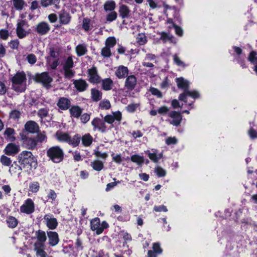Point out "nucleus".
Returning <instances> with one entry per match:
<instances>
[{
    "mask_svg": "<svg viewBox=\"0 0 257 257\" xmlns=\"http://www.w3.org/2000/svg\"><path fill=\"white\" fill-rule=\"evenodd\" d=\"M176 81L177 84V86L179 88L185 89L184 92L179 95V98L180 100L184 101L186 102V98L188 96L194 98H198L199 97V94L197 92L194 91H190L186 90L189 85V83L187 80H185L182 77H180L176 78Z\"/></svg>",
    "mask_w": 257,
    "mask_h": 257,
    "instance_id": "f257e3e1",
    "label": "nucleus"
},
{
    "mask_svg": "<svg viewBox=\"0 0 257 257\" xmlns=\"http://www.w3.org/2000/svg\"><path fill=\"white\" fill-rule=\"evenodd\" d=\"M13 89L17 92L25 91L26 87V77L23 72H17L12 78Z\"/></svg>",
    "mask_w": 257,
    "mask_h": 257,
    "instance_id": "f03ea898",
    "label": "nucleus"
},
{
    "mask_svg": "<svg viewBox=\"0 0 257 257\" xmlns=\"http://www.w3.org/2000/svg\"><path fill=\"white\" fill-rule=\"evenodd\" d=\"M19 163L24 166H29L30 169H35L37 163L36 158L31 152L23 151L19 155Z\"/></svg>",
    "mask_w": 257,
    "mask_h": 257,
    "instance_id": "7ed1b4c3",
    "label": "nucleus"
},
{
    "mask_svg": "<svg viewBox=\"0 0 257 257\" xmlns=\"http://www.w3.org/2000/svg\"><path fill=\"white\" fill-rule=\"evenodd\" d=\"M47 156L53 162L58 163L63 159V150L58 146L52 147L47 152Z\"/></svg>",
    "mask_w": 257,
    "mask_h": 257,
    "instance_id": "20e7f679",
    "label": "nucleus"
},
{
    "mask_svg": "<svg viewBox=\"0 0 257 257\" xmlns=\"http://www.w3.org/2000/svg\"><path fill=\"white\" fill-rule=\"evenodd\" d=\"M28 27L29 25L26 21L24 20H19L18 21L16 33L17 36L20 39L25 38L29 34V31L27 30Z\"/></svg>",
    "mask_w": 257,
    "mask_h": 257,
    "instance_id": "39448f33",
    "label": "nucleus"
},
{
    "mask_svg": "<svg viewBox=\"0 0 257 257\" xmlns=\"http://www.w3.org/2000/svg\"><path fill=\"white\" fill-rule=\"evenodd\" d=\"M73 66L72 58L69 56L66 59L63 66L64 75L66 78L70 79L74 75L75 72L72 70Z\"/></svg>",
    "mask_w": 257,
    "mask_h": 257,
    "instance_id": "423d86ee",
    "label": "nucleus"
},
{
    "mask_svg": "<svg viewBox=\"0 0 257 257\" xmlns=\"http://www.w3.org/2000/svg\"><path fill=\"white\" fill-rule=\"evenodd\" d=\"M91 229L95 231L97 234L101 233L104 229L107 228L108 224L105 221L100 223L99 218H95L90 221Z\"/></svg>",
    "mask_w": 257,
    "mask_h": 257,
    "instance_id": "0eeeda50",
    "label": "nucleus"
},
{
    "mask_svg": "<svg viewBox=\"0 0 257 257\" xmlns=\"http://www.w3.org/2000/svg\"><path fill=\"white\" fill-rule=\"evenodd\" d=\"M20 211L23 213L30 214L34 211V204L31 199H27L21 206Z\"/></svg>",
    "mask_w": 257,
    "mask_h": 257,
    "instance_id": "6e6552de",
    "label": "nucleus"
},
{
    "mask_svg": "<svg viewBox=\"0 0 257 257\" xmlns=\"http://www.w3.org/2000/svg\"><path fill=\"white\" fill-rule=\"evenodd\" d=\"M91 124L94 127V130H98L102 133L106 132L107 127L104 120L96 117L92 120Z\"/></svg>",
    "mask_w": 257,
    "mask_h": 257,
    "instance_id": "1a4fd4ad",
    "label": "nucleus"
},
{
    "mask_svg": "<svg viewBox=\"0 0 257 257\" xmlns=\"http://www.w3.org/2000/svg\"><path fill=\"white\" fill-rule=\"evenodd\" d=\"M20 151V146L14 143L8 144L4 150L5 154L8 156H14Z\"/></svg>",
    "mask_w": 257,
    "mask_h": 257,
    "instance_id": "9d476101",
    "label": "nucleus"
},
{
    "mask_svg": "<svg viewBox=\"0 0 257 257\" xmlns=\"http://www.w3.org/2000/svg\"><path fill=\"white\" fill-rule=\"evenodd\" d=\"M121 113L119 111L112 112L110 114H107L104 117V121L109 124L112 123L114 120L120 121L121 119Z\"/></svg>",
    "mask_w": 257,
    "mask_h": 257,
    "instance_id": "9b49d317",
    "label": "nucleus"
},
{
    "mask_svg": "<svg viewBox=\"0 0 257 257\" xmlns=\"http://www.w3.org/2000/svg\"><path fill=\"white\" fill-rule=\"evenodd\" d=\"M35 30L38 34L44 35L50 31V26L47 22H41L36 25Z\"/></svg>",
    "mask_w": 257,
    "mask_h": 257,
    "instance_id": "f8f14e48",
    "label": "nucleus"
},
{
    "mask_svg": "<svg viewBox=\"0 0 257 257\" xmlns=\"http://www.w3.org/2000/svg\"><path fill=\"white\" fill-rule=\"evenodd\" d=\"M44 220L46 226L50 229H54L58 225V222L56 218H54L51 214H46L44 217Z\"/></svg>",
    "mask_w": 257,
    "mask_h": 257,
    "instance_id": "ddd939ff",
    "label": "nucleus"
},
{
    "mask_svg": "<svg viewBox=\"0 0 257 257\" xmlns=\"http://www.w3.org/2000/svg\"><path fill=\"white\" fill-rule=\"evenodd\" d=\"M36 80L38 82L42 83L44 85H48L52 81V78L49 76L46 72H43L40 74H38L36 76Z\"/></svg>",
    "mask_w": 257,
    "mask_h": 257,
    "instance_id": "4468645a",
    "label": "nucleus"
},
{
    "mask_svg": "<svg viewBox=\"0 0 257 257\" xmlns=\"http://www.w3.org/2000/svg\"><path fill=\"white\" fill-rule=\"evenodd\" d=\"M23 145L29 150L34 149L37 145V141L33 138H26L23 139Z\"/></svg>",
    "mask_w": 257,
    "mask_h": 257,
    "instance_id": "2eb2a0df",
    "label": "nucleus"
},
{
    "mask_svg": "<svg viewBox=\"0 0 257 257\" xmlns=\"http://www.w3.org/2000/svg\"><path fill=\"white\" fill-rule=\"evenodd\" d=\"M22 172V167L16 162H14L9 169V172L12 176L14 177H19Z\"/></svg>",
    "mask_w": 257,
    "mask_h": 257,
    "instance_id": "dca6fc26",
    "label": "nucleus"
},
{
    "mask_svg": "<svg viewBox=\"0 0 257 257\" xmlns=\"http://www.w3.org/2000/svg\"><path fill=\"white\" fill-rule=\"evenodd\" d=\"M169 116L173 118L172 120L170 121V123L173 125H179L182 120V116L181 114L175 111H173L169 114Z\"/></svg>",
    "mask_w": 257,
    "mask_h": 257,
    "instance_id": "f3484780",
    "label": "nucleus"
},
{
    "mask_svg": "<svg viewBox=\"0 0 257 257\" xmlns=\"http://www.w3.org/2000/svg\"><path fill=\"white\" fill-rule=\"evenodd\" d=\"M89 81L93 83H98L100 81V77L97 74L96 69L93 67L88 70Z\"/></svg>",
    "mask_w": 257,
    "mask_h": 257,
    "instance_id": "a211bd4d",
    "label": "nucleus"
},
{
    "mask_svg": "<svg viewBox=\"0 0 257 257\" xmlns=\"http://www.w3.org/2000/svg\"><path fill=\"white\" fill-rule=\"evenodd\" d=\"M137 84V79L134 75L128 76L125 81V87L130 90L134 89Z\"/></svg>",
    "mask_w": 257,
    "mask_h": 257,
    "instance_id": "6ab92c4d",
    "label": "nucleus"
},
{
    "mask_svg": "<svg viewBox=\"0 0 257 257\" xmlns=\"http://www.w3.org/2000/svg\"><path fill=\"white\" fill-rule=\"evenodd\" d=\"M45 245L42 243H35L34 250L37 257H46L47 253L44 251Z\"/></svg>",
    "mask_w": 257,
    "mask_h": 257,
    "instance_id": "aec40b11",
    "label": "nucleus"
},
{
    "mask_svg": "<svg viewBox=\"0 0 257 257\" xmlns=\"http://www.w3.org/2000/svg\"><path fill=\"white\" fill-rule=\"evenodd\" d=\"M49 244L52 246H55L58 244L59 241L58 234L54 231L47 232Z\"/></svg>",
    "mask_w": 257,
    "mask_h": 257,
    "instance_id": "412c9836",
    "label": "nucleus"
},
{
    "mask_svg": "<svg viewBox=\"0 0 257 257\" xmlns=\"http://www.w3.org/2000/svg\"><path fill=\"white\" fill-rule=\"evenodd\" d=\"M128 70L125 66L121 65L116 68L115 74L119 79L124 78L127 75Z\"/></svg>",
    "mask_w": 257,
    "mask_h": 257,
    "instance_id": "4be33fe9",
    "label": "nucleus"
},
{
    "mask_svg": "<svg viewBox=\"0 0 257 257\" xmlns=\"http://www.w3.org/2000/svg\"><path fill=\"white\" fill-rule=\"evenodd\" d=\"M59 19L61 24L67 25L70 21L71 17L68 13L61 11L59 14Z\"/></svg>",
    "mask_w": 257,
    "mask_h": 257,
    "instance_id": "5701e85b",
    "label": "nucleus"
},
{
    "mask_svg": "<svg viewBox=\"0 0 257 257\" xmlns=\"http://www.w3.org/2000/svg\"><path fill=\"white\" fill-rule=\"evenodd\" d=\"M73 84L75 87L79 91H85L88 86V84L86 83V81L82 79L74 80Z\"/></svg>",
    "mask_w": 257,
    "mask_h": 257,
    "instance_id": "b1692460",
    "label": "nucleus"
},
{
    "mask_svg": "<svg viewBox=\"0 0 257 257\" xmlns=\"http://www.w3.org/2000/svg\"><path fill=\"white\" fill-rule=\"evenodd\" d=\"M25 129L29 132L34 133L39 130V126L38 124L33 121H28L25 125Z\"/></svg>",
    "mask_w": 257,
    "mask_h": 257,
    "instance_id": "393cba45",
    "label": "nucleus"
},
{
    "mask_svg": "<svg viewBox=\"0 0 257 257\" xmlns=\"http://www.w3.org/2000/svg\"><path fill=\"white\" fill-rule=\"evenodd\" d=\"M70 105V100L65 97H61L58 101V106L62 110L67 109Z\"/></svg>",
    "mask_w": 257,
    "mask_h": 257,
    "instance_id": "a878e982",
    "label": "nucleus"
},
{
    "mask_svg": "<svg viewBox=\"0 0 257 257\" xmlns=\"http://www.w3.org/2000/svg\"><path fill=\"white\" fill-rule=\"evenodd\" d=\"M36 236L38 240L36 243L44 244V243L47 239L45 232L39 230L36 232Z\"/></svg>",
    "mask_w": 257,
    "mask_h": 257,
    "instance_id": "bb28decb",
    "label": "nucleus"
},
{
    "mask_svg": "<svg viewBox=\"0 0 257 257\" xmlns=\"http://www.w3.org/2000/svg\"><path fill=\"white\" fill-rule=\"evenodd\" d=\"M81 140L83 146L85 147H89L91 145L93 139L89 134H86L82 137Z\"/></svg>",
    "mask_w": 257,
    "mask_h": 257,
    "instance_id": "cd10ccee",
    "label": "nucleus"
},
{
    "mask_svg": "<svg viewBox=\"0 0 257 257\" xmlns=\"http://www.w3.org/2000/svg\"><path fill=\"white\" fill-rule=\"evenodd\" d=\"M55 136L57 139L60 142H65L68 143L69 139H70V136L68 134L60 131L57 132L55 134Z\"/></svg>",
    "mask_w": 257,
    "mask_h": 257,
    "instance_id": "c85d7f7f",
    "label": "nucleus"
},
{
    "mask_svg": "<svg viewBox=\"0 0 257 257\" xmlns=\"http://www.w3.org/2000/svg\"><path fill=\"white\" fill-rule=\"evenodd\" d=\"M119 12L120 16L122 18H128L130 16V11L127 6L124 5H122L119 7Z\"/></svg>",
    "mask_w": 257,
    "mask_h": 257,
    "instance_id": "c756f323",
    "label": "nucleus"
},
{
    "mask_svg": "<svg viewBox=\"0 0 257 257\" xmlns=\"http://www.w3.org/2000/svg\"><path fill=\"white\" fill-rule=\"evenodd\" d=\"M91 95L92 99L94 101H98L102 98L101 92L96 89L91 90Z\"/></svg>",
    "mask_w": 257,
    "mask_h": 257,
    "instance_id": "7c9ffc66",
    "label": "nucleus"
},
{
    "mask_svg": "<svg viewBox=\"0 0 257 257\" xmlns=\"http://www.w3.org/2000/svg\"><path fill=\"white\" fill-rule=\"evenodd\" d=\"M113 82L110 78H106L102 81V88L104 90H109L112 88Z\"/></svg>",
    "mask_w": 257,
    "mask_h": 257,
    "instance_id": "2f4dec72",
    "label": "nucleus"
},
{
    "mask_svg": "<svg viewBox=\"0 0 257 257\" xmlns=\"http://www.w3.org/2000/svg\"><path fill=\"white\" fill-rule=\"evenodd\" d=\"M71 115L78 118L82 113V109L78 106H73L69 110Z\"/></svg>",
    "mask_w": 257,
    "mask_h": 257,
    "instance_id": "473e14b6",
    "label": "nucleus"
},
{
    "mask_svg": "<svg viewBox=\"0 0 257 257\" xmlns=\"http://www.w3.org/2000/svg\"><path fill=\"white\" fill-rule=\"evenodd\" d=\"M147 154L148 155V157L154 163H157L160 159H161L163 155L162 154H159L157 155V154L155 152L150 153L149 151H147Z\"/></svg>",
    "mask_w": 257,
    "mask_h": 257,
    "instance_id": "72a5a7b5",
    "label": "nucleus"
},
{
    "mask_svg": "<svg viewBox=\"0 0 257 257\" xmlns=\"http://www.w3.org/2000/svg\"><path fill=\"white\" fill-rule=\"evenodd\" d=\"M91 166L97 171L101 170L103 168V163L99 160H95L91 162Z\"/></svg>",
    "mask_w": 257,
    "mask_h": 257,
    "instance_id": "f704fd0d",
    "label": "nucleus"
},
{
    "mask_svg": "<svg viewBox=\"0 0 257 257\" xmlns=\"http://www.w3.org/2000/svg\"><path fill=\"white\" fill-rule=\"evenodd\" d=\"M76 52L77 55L80 56L84 55L87 52L86 46L85 44H79L76 47Z\"/></svg>",
    "mask_w": 257,
    "mask_h": 257,
    "instance_id": "c9c22d12",
    "label": "nucleus"
},
{
    "mask_svg": "<svg viewBox=\"0 0 257 257\" xmlns=\"http://www.w3.org/2000/svg\"><path fill=\"white\" fill-rule=\"evenodd\" d=\"M7 223L9 227L13 228L17 226L18 221L15 217L9 216L7 219Z\"/></svg>",
    "mask_w": 257,
    "mask_h": 257,
    "instance_id": "e433bc0d",
    "label": "nucleus"
},
{
    "mask_svg": "<svg viewBox=\"0 0 257 257\" xmlns=\"http://www.w3.org/2000/svg\"><path fill=\"white\" fill-rule=\"evenodd\" d=\"M131 160L133 162L137 164L138 165H142L144 162V157L138 155L132 156Z\"/></svg>",
    "mask_w": 257,
    "mask_h": 257,
    "instance_id": "4c0bfd02",
    "label": "nucleus"
},
{
    "mask_svg": "<svg viewBox=\"0 0 257 257\" xmlns=\"http://www.w3.org/2000/svg\"><path fill=\"white\" fill-rule=\"evenodd\" d=\"M12 2L14 8L18 11L22 10L25 5L24 0H12Z\"/></svg>",
    "mask_w": 257,
    "mask_h": 257,
    "instance_id": "58836bf2",
    "label": "nucleus"
},
{
    "mask_svg": "<svg viewBox=\"0 0 257 257\" xmlns=\"http://www.w3.org/2000/svg\"><path fill=\"white\" fill-rule=\"evenodd\" d=\"M80 136L79 135L76 134L74 135L72 139H71L70 137L68 143L73 147H76L80 143Z\"/></svg>",
    "mask_w": 257,
    "mask_h": 257,
    "instance_id": "ea45409f",
    "label": "nucleus"
},
{
    "mask_svg": "<svg viewBox=\"0 0 257 257\" xmlns=\"http://www.w3.org/2000/svg\"><path fill=\"white\" fill-rule=\"evenodd\" d=\"M115 8V3L113 1H107L104 4V9L106 11H113Z\"/></svg>",
    "mask_w": 257,
    "mask_h": 257,
    "instance_id": "a19ab883",
    "label": "nucleus"
},
{
    "mask_svg": "<svg viewBox=\"0 0 257 257\" xmlns=\"http://www.w3.org/2000/svg\"><path fill=\"white\" fill-rule=\"evenodd\" d=\"M111 104L107 99H103L99 103V107L102 109H108L110 108Z\"/></svg>",
    "mask_w": 257,
    "mask_h": 257,
    "instance_id": "79ce46f5",
    "label": "nucleus"
},
{
    "mask_svg": "<svg viewBox=\"0 0 257 257\" xmlns=\"http://www.w3.org/2000/svg\"><path fill=\"white\" fill-rule=\"evenodd\" d=\"M40 189V184L38 182H33L30 184L29 191L32 193L37 192Z\"/></svg>",
    "mask_w": 257,
    "mask_h": 257,
    "instance_id": "37998d69",
    "label": "nucleus"
},
{
    "mask_svg": "<svg viewBox=\"0 0 257 257\" xmlns=\"http://www.w3.org/2000/svg\"><path fill=\"white\" fill-rule=\"evenodd\" d=\"M14 130L11 128H7L5 131V135L7 137L10 141H13L15 140V137L13 136Z\"/></svg>",
    "mask_w": 257,
    "mask_h": 257,
    "instance_id": "c03bdc74",
    "label": "nucleus"
},
{
    "mask_svg": "<svg viewBox=\"0 0 257 257\" xmlns=\"http://www.w3.org/2000/svg\"><path fill=\"white\" fill-rule=\"evenodd\" d=\"M115 44L116 40L113 37H109L105 41V45L110 48L113 47Z\"/></svg>",
    "mask_w": 257,
    "mask_h": 257,
    "instance_id": "a18cd8bd",
    "label": "nucleus"
},
{
    "mask_svg": "<svg viewBox=\"0 0 257 257\" xmlns=\"http://www.w3.org/2000/svg\"><path fill=\"white\" fill-rule=\"evenodd\" d=\"M1 163L5 166H9L11 165L12 161L10 158L8 157L2 155L0 159Z\"/></svg>",
    "mask_w": 257,
    "mask_h": 257,
    "instance_id": "49530a36",
    "label": "nucleus"
},
{
    "mask_svg": "<svg viewBox=\"0 0 257 257\" xmlns=\"http://www.w3.org/2000/svg\"><path fill=\"white\" fill-rule=\"evenodd\" d=\"M248 60L252 64H257V53L251 51L248 56Z\"/></svg>",
    "mask_w": 257,
    "mask_h": 257,
    "instance_id": "de8ad7c7",
    "label": "nucleus"
},
{
    "mask_svg": "<svg viewBox=\"0 0 257 257\" xmlns=\"http://www.w3.org/2000/svg\"><path fill=\"white\" fill-rule=\"evenodd\" d=\"M137 41L140 45H144L147 41V37L144 34H139L137 38Z\"/></svg>",
    "mask_w": 257,
    "mask_h": 257,
    "instance_id": "09e8293b",
    "label": "nucleus"
},
{
    "mask_svg": "<svg viewBox=\"0 0 257 257\" xmlns=\"http://www.w3.org/2000/svg\"><path fill=\"white\" fill-rule=\"evenodd\" d=\"M139 106V103H131L126 106V110L130 112H133L137 110Z\"/></svg>",
    "mask_w": 257,
    "mask_h": 257,
    "instance_id": "8fccbe9b",
    "label": "nucleus"
},
{
    "mask_svg": "<svg viewBox=\"0 0 257 257\" xmlns=\"http://www.w3.org/2000/svg\"><path fill=\"white\" fill-rule=\"evenodd\" d=\"M155 172L159 177H164L166 174V171L160 167H156Z\"/></svg>",
    "mask_w": 257,
    "mask_h": 257,
    "instance_id": "3c124183",
    "label": "nucleus"
},
{
    "mask_svg": "<svg viewBox=\"0 0 257 257\" xmlns=\"http://www.w3.org/2000/svg\"><path fill=\"white\" fill-rule=\"evenodd\" d=\"M110 48H109L107 46H105V47L103 48L101 50V55L104 57H109L111 55V52Z\"/></svg>",
    "mask_w": 257,
    "mask_h": 257,
    "instance_id": "603ef678",
    "label": "nucleus"
},
{
    "mask_svg": "<svg viewBox=\"0 0 257 257\" xmlns=\"http://www.w3.org/2000/svg\"><path fill=\"white\" fill-rule=\"evenodd\" d=\"M10 35L9 31L6 29L0 30V38L4 40H7Z\"/></svg>",
    "mask_w": 257,
    "mask_h": 257,
    "instance_id": "864d4df0",
    "label": "nucleus"
},
{
    "mask_svg": "<svg viewBox=\"0 0 257 257\" xmlns=\"http://www.w3.org/2000/svg\"><path fill=\"white\" fill-rule=\"evenodd\" d=\"M47 197L52 201H54L57 197V194L54 190L50 189L47 193Z\"/></svg>",
    "mask_w": 257,
    "mask_h": 257,
    "instance_id": "5fc2aeb1",
    "label": "nucleus"
},
{
    "mask_svg": "<svg viewBox=\"0 0 257 257\" xmlns=\"http://www.w3.org/2000/svg\"><path fill=\"white\" fill-rule=\"evenodd\" d=\"M153 251L156 254H160L162 252V249L160 247V244L159 243H155L153 245Z\"/></svg>",
    "mask_w": 257,
    "mask_h": 257,
    "instance_id": "6e6d98bb",
    "label": "nucleus"
},
{
    "mask_svg": "<svg viewBox=\"0 0 257 257\" xmlns=\"http://www.w3.org/2000/svg\"><path fill=\"white\" fill-rule=\"evenodd\" d=\"M38 142L42 143L44 142L47 139V137L45 133H40L38 134L37 138L36 139Z\"/></svg>",
    "mask_w": 257,
    "mask_h": 257,
    "instance_id": "4d7b16f0",
    "label": "nucleus"
},
{
    "mask_svg": "<svg viewBox=\"0 0 257 257\" xmlns=\"http://www.w3.org/2000/svg\"><path fill=\"white\" fill-rule=\"evenodd\" d=\"M117 17V14L115 12H111L108 14L106 17V20L109 22H112L115 20Z\"/></svg>",
    "mask_w": 257,
    "mask_h": 257,
    "instance_id": "13d9d810",
    "label": "nucleus"
},
{
    "mask_svg": "<svg viewBox=\"0 0 257 257\" xmlns=\"http://www.w3.org/2000/svg\"><path fill=\"white\" fill-rule=\"evenodd\" d=\"M173 59L174 61L177 65L183 67L186 66V65L184 64V63L180 60L179 57L176 54L174 55Z\"/></svg>",
    "mask_w": 257,
    "mask_h": 257,
    "instance_id": "bf43d9fd",
    "label": "nucleus"
},
{
    "mask_svg": "<svg viewBox=\"0 0 257 257\" xmlns=\"http://www.w3.org/2000/svg\"><path fill=\"white\" fill-rule=\"evenodd\" d=\"M27 59L28 62L32 65L35 64L37 60L36 56L33 54L28 55Z\"/></svg>",
    "mask_w": 257,
    "mask_h": 257,
    "instance_id": "052dcab7",
    "label": "nucleus"
},
{
    "mask_svg": "<svg viewBox=\"0 0 257 257\" xmlns=\"http://www.w3.org/2000/svg\"><path fill=\"white\" fill-rule=\"evenodd\" d=\"M9 46L13 49H18L19 45V41L18 40H14L9 43Z\"/></svg>",
    "mask_w": 257,
    "mask_h": 257,
    "instance_id": "680f3d73",
    "label": "nucleus"
},
{
    "mask_svg": "<svg viewBox=\"0 0 257 257\" xmlns=\"http://www.w3.org/2000/svg\"><path fill=\"white\" fill-rule=\"evenodd\" d=\"M150 91L152 94L156 95L159 98H161L162 97V93L160 92L159 90H158L157 88L151 87L150 89Z\"/></svg>",
    "mask_w": 257,
    "mask_h": 257,
    "instance_id": "e2e57ef3",
    "label": "nucleus"
},
{
    "mask_svg": "<svg viewBox=\"0 0 257 257\" xmlns=\"http://www.w3.org/2000/svg\"><path fill=\"white\" fill-rule=\"evenodd\" d=\"M120 235L126 242L131 241L132 239L131 236L127 232L122 231L120 233Z\"/></svg>",
    "mask_w": 257,
    "mask_h": 257,
    "instance_id": "0e129e2a",
    "label": "nucleus"
},
{
    "mask_svg": "<svg viewBox=\"0 0 257 257\" xmlns=\"http://www.w3.org/2000/svg\"><path fill=\"white\" fill-rule=\"evenodd\" d=\"M49 54L51 57L55 59H58L57 58L59 55L58 52L54 48L51 47L49 48Z\"/></svg>",
    "mask_w": 257,
    "mask_h": 257,
    "instance_id": "69168bd1",
    "label": "nucleus"
},
{
    "mask_svg": "<svg viewBox=\"0 0 257 257\" xmlns=\"http://www.w3.org/2000/svg\"><path fill=\"white\" fill-rule=\"evenodd\" d=\"M90 22V21L88 19H84L83 20L82 27H83V28L85 31H88L89 30Z\"/></svg>",
    "mask_w": 257,
    "mask_h": 257,
    "instance_id": "338daca9",
    "label": "nucleus"
},
{
    "mask_svg": "<svg viewBox=\"0 0 257 257\" xmlns=\"http://www.w3.org/2000/svg\"><path fill=\"white\" fill-rule=\"evenodd\" d=\"M169 111V109L166 106H162L158 109V112L160 114H166Z\"/></svg>",
    "mask_w": 257,
    "mask_h": 257,
    "instance_id": "774afa93",
    "label": "nucleus"
}]
</instances>
